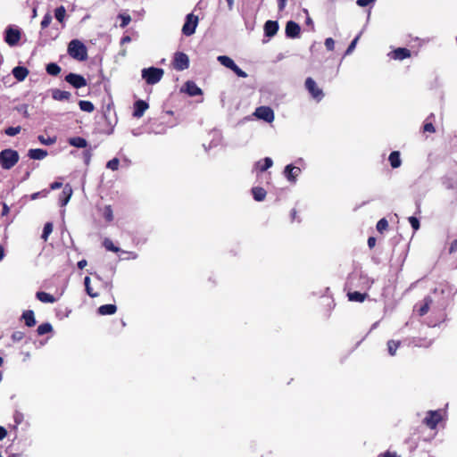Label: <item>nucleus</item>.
<instances>
[{
  "label": "nucleus",
  "mask_w": 457,
  "mask_h": 457,
  "mask_svg": "<svg viewBox=\"0 0 457 457\" xmlns=\"http://www.w3.org/2000/svg\"><path fill=\"white\" fill-rule=\"evenodd\" d=\"M68 54L71 57L78 61H85L87 59V49L79 39H73L69 43Z\"/></svg>",
  "instance_id": "f257e3e1"
},
{
  "label": "nucleus",
  "mask_w": 457,
  "mask_h": 457,
  "mask_svg": "<svg viewBox=\"0 0 457 457\" xmlns=\"http://www.w3.org/2000/svg\"><path fill=\"white\" fill-rule=\"evenodd\" d=\"M20 160V155L16 150L4 149L0 152V165L4 170H11Z\"/></svg>",
  "instance_id": "f03ea898"
},
{
  "label": "nucleus",
  "mask_w": 457,
  "mask_h": 457,
  "mask_svg": "<svg viewBox=\"0 0 457 457\" xmlns=\"http://www.w3.org/2000/svg\"><path fill=\"white\" fill-rule=\"evenodd\" d=\"M163 73L162 69L150 67L142 71V77L148 85H154L162 79Z\"/></svg>",
  "instance_id": "7ed1b4c3"
},
{
  "label": "nucleus",
  "mask_w": 457,
  "mask_h": 457,
  "mask_svg": "<svg viewBox=\"0 0 457 457\" xmlns=\"http://www.w3.org/2000/svg\"><path fill=\"white\" fill-rule=\"evenodd\" d=\"M443 420L442 410L428 411L423 423L429 428L435 429Z\"/></svg>",
  "instance_id": "20e7f679"
},
{
  "label": "nucleus",
  "mask_w": 457,
  "mask_h": 457,
  "mask_svg": "<svg viewBox=\"0 0 457 457\" xmlns=\"http://www.w3.org/2000/svg\"><path fill=\"white\" fill-rule=\"evenodd\" d=\"M198 21V16L193 13L187 14L186 17V21L182 27V33L187 37L193 35L195 31Z\"/></svg>",
  "instance_id": "39448f33"
},
{
  "label": "nucleus",
  "mask_w": 457,
  "mask_h": 457,
  "mask_svg": "<svg viewBox=\"0 0 457 457\" xmlns=\"http://www.w3.org/2000/svg\"><path fill=\"white\" fill-rule=\"evenodd\" d=\"M172 66L176 71H184L189 67V58L183 52H176L174 54Z\"/></svg>",
  "instance_id": "423d86ee"
},
{
  "label": "nucleus",
  "mask_w": 457,
  "mask_h": 457,
  "mask_svg": "<svg viewBox=\"0 0 457 457\" xmlns=\"http://www.w3.org/2000/svg\"><path fill=\"white\" fill-rule=\"evenodd\" d=\"M21 31L18 29L12 28L11 26L7 27L5 29L4 41L10 46H16L21 40Z\"/></svg>",
  "instance_id": "0eeeda50"
},
{
  "label": "nucleus",
  "mask_w": 457,
  "mask_h": 457,
  "mask_svg": "<svg viewBox=\"0 0 457 457\" xmlns=\"http://www.w3.org/2000/svg\"><path fill=\"white\" fill-rule=\"evenodd\" d=\"M64 79L74 88H81L87 86V79L80 74L71 72L65 76Z\"/></svg>",
  "instance_id": "6e6552de"
},
{
  "label": "nucleus",
  "mask_w": 457,
  "mask_h": 457,
  "mask_svg": "<svg viewBox=\"0 0 457 457\" xmlns=\"http://www.w3.org/2000/svg\"><path fill=\"white\" fill-rule=\"evenodd\" d=\"M305 87L311 96L320 101L323 96V91L317 86L314 79L311 77L305 79Z\"/></svg>",
  "instance_id": "1a4fd4ad"
},
{
  "label": "nucleus",
  "mask_w": 457,
  "mask_h": 457,
  "mask_svg": "<svg viewBox=\"0 0 457 457\" xmlns=\"http://www.w3.org/2000/svg\"><path fill=\"white\" fill-rule=\"evenodd\" d=\"M254 115L261 120L267 122H271L274 120V112L269 106H260L256 108Z\"/></svg>",
  "instance_id": "9d476101"
},
{
  "label": "nucleus",
  "mask_w": 457,
  "mask_h": 457,
  "mask_svg": "<svg viewBox=\"0 0 457 457\" xmlns=\"http://www.w3.org/2000/svg\"><path fill=\"white\" fill-rule=\"evenodd\" d=\"M432 303L433 299L431 296H426L421 303L415 305L414 310L417 312L419 316L422 317L428 312Z\"/></svg>",
  "instance_id": "9b49d317"
},
{
  "label": "nucleus",
  "mask_w": 457,
  "mask_h": 457,
  "mask_svg": "<svg viewBox=\"0 0 457 457\" xmlns=\"http://www.w3.org/2000/svg\"><path fill=\"white\" fill-rule=\"evenodd\" d=\"M301 169L299 167L288 164L285 167L284 175L287 179L292 183L296 181V178L300 175Z\"/></svg>",
  "instance_id": "f8f14e48"
},
{
  "label": "nucleus",
  "mask_w": 457,
  "mask_h": 457,
  "mask_svg": "<svg viewBox=\"0 0 457 457\" xmlns=\"http://www.w3.org/2000/svg\"><path fill=\"white\" fill-rule=\"evenodd\" d=\"M301 28L298 23L289 21L286 24V35L287 37L295 38L299 37Z\"/></svg>",
  "instance_id": "ddd939ff"
},
{
  "label": "nucleus",
  "mask_w": 457,
  "mask_h": 457,
  "mask_svg": "<svg viewBox=\"0 0 457 457\" xmlns=\"http://www.w3.org/2000/svg\"><path fill=\"white\" fill-rule=\"evenodd\" d=\"M149 108V104L144 100H137L134 103L133 117L141 118Z\"/></svg>",
  "instance_id": "4468645a"
},
{
  "label": "nucleus",
  "mask_w": 457,
  "mask_h": 457,
  "mask_svg": "<svg viewBox=\"0 0 457 457\" xmlns=\"http://www.w3.org/2000/svg\"><path fill=\"white\" fill-rule=\"evenodd\" d=\"M389 55L394 60H400V61H402L403 59L411 57V51L408 48L398 47V48L393 50L389 54Z\"/></svg>",
  "instance_id": "2eb2a0df"
},
{
  "label": "nucleus",
  "mask_w": 457,
  "mask_h": 457,
  "mask_svg": "<svg viewBox=\"0 0 457 457\" xmlns=\"http://www.w3.org/2000/svg\"><path fill=\"white\" fill-rule=\"evenodd\" d=\"M278 30V23L275 21H267L264 24V34L266 37H273Z\"/></svg>",
  "instance_id": "dca6fc26"
},
{
  "label": "nucleus",
  "mask_w": 457,
  "mask_h": 457,
  "mask_svg": "<svg viewBox=\"0 0 457 457\" xmlns=\"http://www.w3.org/2000/svg\"><path fill=\"white\" fill-rule=\"evenodd\" d=\"M435 120V114L430 113L425 120L424 124L422 126V132L423 133H429L433 134L436 132V128L433 124Z\"/></svg>",
  "instance_id": "f3484780"
},
{
  "label": "nucleus",
  "mask_w": 457,
  "mask_h": 457,
  "mask_svg": "<svg viewBox=\"0 0 457 457\" xmlns=\"http://www.w3.org/2000/svg\"><path fill=\"white\" fill-rule=\"evenodd\" d=\"M185 90L190 96H200L203 93L202 89L191 80L185 83Z\"/></svg>",
  "instance_id": "a211bd4d"
},
{
  "label": "nucleus",
  "mask_w": 457,
  "mask_h": 457,
  "mask_svg": "<svg viewBox=\"0 0 457 457\" xmlns=\"http://www.w3.org/2000/svg\"><path fill=\"white\" fill-rule=\"evenodd\" d=\"M12 75L18 81H23L29 75V70L23 66H16L12 69Z\"/></svg>",
  "instance_id": "6ab92c4d"
},
{
  "label": "nucleus",
  "mask_w": 457,
  "mask_h": 457,
  "mask_svg": "<svg viewBox=\"0 0 457 457\" xmlns=\"http://www.w3.org/2000/svg\"><path fill=\"white\" fill-rule=\"evenodd\" d=\"M72 195L71 187L67 184L62 189V195L60 196V204L61 206H65L70 201Z\"/></svg>",
  "instance_id": "aec40b11"
},
{
  "label": "nucleus",
  "mask_w": 457,
  "mask_h": 457,
  "mask_svg": "<svg viewBox=\"0 0 457 457\" xmlns=\"http://www.w3.org/2000/svg\"><path fill=\"white\" fill-rule=\"evenodd\" d=\"M52 97L57 101H69L71 97V94L69 91L54 89L52 92Z\"/></svg>",
  "instance_id": "412c9836"
},
{
  "label": "nucleus",
  "mask_w": 457,
  "mask_h": 457,
  "mask_svg": "<svg viewBox=\"0 0 457 457\" xmlns=\"http://www.w3.org/2000/svg\"><path fill=\"white\" fill-rule=\"evenodd\" d=\"M117 312V306L115 304H104L98 307L97 313L102 316L112 315Z\"/></svg>",
  "instance_id": "4be33fe9"
},
{
  "label": "nucleus",
  "mask_w": 457,
  "mask_h": 457,
  "mask_svg": "<svg viewBox=\"0 0 457 457\" xmlns=\"http://www.w3.org/2000/svg\"><path fill=\"white\" fill-rule=\"evenodd\" d=\"M28 155L33 160H42L47 155V151L40 148L29 149Z\"/></svg>",
  "instance_id": "5701e85b"
},
{
  "label": "nucleus",
  "mask_w": 457,
  "mask_h": 457,
  "mask_svg": "<svg viewBox=\"0 0 457 457\" xmlns=\"http://www.w3.org/2000/svg\"><path fill=\"white\" fill-rule=\"evenodd\" d=\"M36 297L40 302L46 303H54L56 302V298L54 295H52L46 292H44V291L37 292Z\"/></svg>",
  "instance_id": "b1692460"
},
{
  "label": "nucleus",
  "mask_w": 457,
  "mask_h": 457,
  "mask_svg": "<svg viewBox=\"0 0 457 457\" xmlns=\"http://www.w3.org/2000/svg\"><path fill=\"white\" fill-rule=\"evenodd\" d=\"M388 161L390 162V165L393 169L399 168L402 164L401 157H400V152L398 151H393L388 157Z\"/></svg>",
  "instance_id": "393cba45"
},
{
  "label": "nucleus",
  "mask_w": 457,
  "mask_h": 457,
  "mask_svg": "<svg viewBox=\"0 0 457 457\" xmlns=\"http://www.w3.org/2000/svg\"><path fill=\"white\" fill-rule=\"evenodd\" d=\"M347 297H348L349 301L362 303L368 297V294L361 293L358 291L348 292Z\"/></svg>",
  "instance_id": "a878e982"
},
{
  "label": "nucleus",
  "mask_w": 457,
  "mask_h": 457,
  "mask_svg": "<svg viewBox=\"0 0 457 457\" xmlns=\"http://www.w3.org/2000/svg\"><path fill=\"white\" fill-rule=\"evenodd\" d=\"M252 194L255 201H263L266 197L267 192L262 187H254L252 188Z\"/></svg>",
  "instance_id": "bb28decb"
},
{
  "label": "nucleus",
  "mask_w": 457,
  "mask_h": 457,
  "mask_svg": "<svg viewBox=\"0 0 457 457\" xmlns=\"http://www.w3.org/2000/svg\"><path fill=\"white\" fill-rule=\"evenodd\" d=\"M22 319L24 320L26 326L29 328L36 325L35 314L31 310L25 311L22 313Z\"/></svg>",
  "instance_id": "cd10ccee"
},
{
  "label": "nucleus",
  "mask_w": 457,
  "mask_h": 457,
  "mask_svg": "<svg viewBox=\"0 0 457 457\" xmlns=\"http://www.w3.org/2000/svg\"><path fill=\"white\" fill-rule=\"evenodd\" d=\"M84 285H85L86 293L91 298H96V297L99 296V293L96 290H95V288L92 287L91 280H90L89 277H85Z\"/></svg>",
  "instance_id": "c85d7f7f"
},
{
  "label": "nucleus",
  "mask_w": 457,
  "mask_h": 457,
  "mask_svg": "<svg viewBox=\"0 0 457 457\" xmlns=\"http://www.w3.org/2000/svg\"><path fill=\"white\" fill-rule=\"evenodd\" d=\"M273 165V162L271 158L265 157L264 159L259 161L256 163V169L260 170L261 172L266 171L268 169H270Z\"/></svg>",
  "instance_id": "c756f323"
},
{
  "label": "nucleus",
  "mask_w": 457,
  "mask_h": 457,
  "mask_svg": "<svg viewBox=\"0 0 457 457\" xmlns=\"http://www.w3.org/2000/svg\"><path fill=\"white\" fill-rule=\"evenodd\" d=\"M69 144L78 148H85L87 145V140L80 137H71Z\"/></svg>",
  "instance_id": "7c9ffc66"
},
{
  "label": "nucleus",
  "mask_w": 457,
  "mask_h": 457,
  "mask_svg": "<svg viewBox=\"0 0 457 457\" xmlns=\"http://www.w3.org/2000/svg\"><path fill=\"white\" fill-rule=\"evenodd\" d=\"M101 212L106 222L110 223L113 220V212L111 205H105L101 209Z\"/></svg>",
  "instance_id": "2f4dec72"
},
{
  "label": "nucleus",
  "mask_w": 457,
  "mask_h": 457,
  "mask_svg": "<svg viewBox=\"0 0 457 457\" xmlns=\"http://www.w3.org/2000/svg\"><path fill=\"white\" fill-rule=\"evenodd\" d=\"M46 71L51 76H58L61 72V67L55 62H50L46 65Z\"/></svg>",
  "instance_id": "473e14b6"
},
{
  "label": "nucleus",
  "mask_w": 457,
  "mask_h": 457,
  "mask_svg": "<svg viewBox=\"0 0 457 457\" xmlns=\"http://www.w3.org/2000/svg\"><path fill=\"white\" fill-rule=\"evenodd\" d=\"M218 61L220 62V64L230 70H232V67H234V65L236 64L235 62L230 57L226 55L218 56Z\"/></svg>",
  "instance_id": "72a5a7b5"
},
{
  "label": "nucleus",
  "mask_w": 457,
  "mask_h": 457,
  "mask_svg": "<svg viewBox=\"0 0 457 457\" xmlns=\"http://www.w3.org/2000/svg\"><path fill=\"white\" fill-rule=\"evenodd\" d=\"M52 330H53L52 325L48 322H46V323L40 324L37 327V333L38 336H43V335L52 332Z\"/></svg>",
  "instance_id": "f704fd0d"
},
{
  "label": "nucleus",
  "mask_w": 457,
  "mask_h": 457,
  "mask_svg": "<svg viewBox=\"0 0 457 457\" xmlns=\"http://www.w3.org/2000/svg\"><path fill=\"white\" fill-rule=\"evenodd\" d=\"M401 342L395 340H389L387 342V350L391 356L395 355L397 349L400 347Z\"/></svg>",
  "instance_id": "c9c22d12"
},
{
  "label": "nucleus",
  "mask_w": 457,
  "mask_h": 457,
  "mask_svg": "<svg viewBox=\"0 0 457 457\" xmlns=\"http://www.w3.org/2000/svg\"><path fill=\"white\" fill-rule=\"evenodd\" d=\"M79 105L83 112H92L95 110V106L90 101L80 100Z\"/></svg>",
  "instance_id": "e433bc0d"
},
{
  "label": "nucleus",
  "mask_w": 457,
  "mask_h": 457,
  "mask_svg": "<svg viewBox=\"0 0 457 457\" xmlns=\"http://www.w3.org/2000/svg\"><path fill=\"white\" fill-rule=\"evenodd\" d=\"M65 15H66V10L62 5L57 7L54 10V17L59 22H61V23L63 22Z\"/></svg>",
  "instance_id": "4c0bfd02"
},
{
  "label": "nucleus",
  "mask_w": 457,
  "mask_h": 457,
  "mask_svg": "<svg viewBox=\"0 0 457 457\" xmlns=\"http://www.w3.org/2000/svg\"><path fill=\"white\" fill-rule=\"evenodd\" d=\"M53 231V223L52 222H46L43 228V233L41 235V238L44 241H47L49 235Z\"/></svg>",
  "instance_id": "58836bf2"
},
{
  "label": "nucleus",
  "mask_w": 457,
  "mask_h": 457,
  "mask_svg": "<svg viewBox=\"0 0 457 457\" xmlns=\"http://www.w3.org/2000/svg\"><path fill=\"white\" fill-rule=\"evenodd\" d=\"M103 245L105 247L106 250L113 252V253H119L120 248L115 246L112 241L109 238H104L103 242Z\"/></svg>",
  "instance_id": "ea45409f"
},
{
  "label": "nucleus",
  "mask_w": 457,
  "mask_h": 457,
  "mask_svg": "<svg viewBox=\"0 0 457 457\" xmlns=\"http://www.w3.org/2000/svg\"><path fill=\"white\" fill-rule=\"evenodd\" d=\"M388 226L389 225L387 220L386 218H382L378 221L376 228L379 233H383L384 231L387 230Z\"/></svg>",
  "instance_id": "a19ab883"
},
{
  "label": "nucleus",
  "mask_w": 457,
  "mask_h": 457,
  "mask_svg": "<svg viewBox=\"0 0 457 457\" xmlns=\"http://www.w3.org/2000/svg\"><path fill=\"white\" fill-rule=\"evenodd\" d=\"M118 18L121 20V23L120 24V28L127 27L130 23V21H131L130 15L127 14V13H120L118 15Z\"/></svg>",
  "instance_id": "79ce46f5"
},
{
  "label": "nucleus",
  "mask_w": 457,
  "mask_h": 457,
  "mask_svg": "<svg viewBox=\"0 0 457 457\" xmlns=\"http://www.w3.org/2000/svg\"><path fill=\"white\" fill-rule=\"evenodd\" d=\"M119 165H120V161L118 158H113L112 160H110L107 163H106V168L107 169H110L112 170H117L118 168H119Z\"/></svg>",
  "instance_id": "37998d69"
},
{
  "label": "nucleus",
  "mask_w": 457,
  "mask_h": 457,
  "mask_svg": "<svg viewBox=\"0 0 457 457\" xmlns=\"http://www.w3.org/2000/svg\"><path fill=\"white\" fill-rule=\"evenodd\" d=\"M51 21H52V15L49 12L46 13L45 16L43 17L41 23H40L41 28L43 29H46L50 25Z\"/></svg>",
  "instance_id": "c03bdc74"
},
{
  "label": "nucleus",
  "mask_w": 457,
  "mask_h": 457,
  "mask_svg": "<svg viewBox=\"0 0 457 457\" xmlns=\"http://www.w3.org/2000/svg\"><path fill=\"white\" fill-rule=\"evenodd\" d=\"M38 140L43 145H51L55 143L56 138L49 137L47 138H46L44 136H38Z\"/></svg>",
  "instance_id": "a18cd8bd"
},
{
  "label": "nucleus",
  "mask_w": 457,
  "mask_h": 457,
  "mask_svg": "<svg viewBox=\"0 0 457 457\" xmlns=\"http://www.w3.org/2000/svg\"><path fill=\"white\" fill-rule=\"evenodd\" d=\"M21 131V127L20 126H17V127H9L5 129V134L10 136V137H13L17 134H19Z\"/></svg>",
  "instance_id": "49530a36"
},
{
  "label": "nucleus",
  "mask_w": 457,
  "mask_h": 457,
  "mask_svg": "<svg viewBox=\"0 0 457 457\" xmlns=\"http://www.w3.org/2000/svg\"><path fill=\"white\" fill-rule=\"evenodd\" d=\"M408 220H409L411 228H413V230L416 231L420 228V220L416 217L411 216L408 218Z\"/></svg>",
  "instance_id": "de8ad7c7"
},
{
  "label": "nucleus",
  "mask_w": 457,
  "mask_h": 457,
  "mask_svg": "<svg viewBox=\"0 0 457 457\" xmlns=\"http://www.w3.org/2000/svg\"><path fill=\"white\" fill-rule=\"evenodd\" d=\"M361 35H358L356 36L353 40L350 43V45L348 46L346 51H345V54H350L355 48L356 46V44L360 38Z\"/></svg>",
  "instance_id": "09e8293b"
},
{
  "label": "nucleus",
  "mask_w": 457,
  "mask_h": 457,
  "mask_svg": "<svg viewBox=\"0 0 457 457\" xmlns=\"http://www.w3.org/2000/svg\"><path fill=\"white\" fill-rule=\"evenodd\" d=\"M25 337V334L24 332L22 331H14L12 334V340L13 342H19V341H21Z\"/></svg>",
  "instance_id": "8fccbe9b"
},
{
  "label": "nucleus",
  "mask_w": 457,
  "mask_h": 457,
  "mask_svg": "<svg viewBox=\"0 0 457 457\" xmlns=\"http://www.w3.org/2000/svg\"><path fill=\"white\" fill-rule=\"evenodd\" d=\"M238 77L240 78H246L247 73L244 71L242 69H240L237 64L232 67V70Z\"/></svg>",
  "instance_id": "3c124183"
},
{
  "label": "nucleus",
  "mask_w": 457,
  "mask_h": 457,
  "mask_svg": "<svg viewBox=\"0 0 457 457\" xmlns=\"http://www.w3.org/2000/svg\"><path fill=\"white\" fill-rule=\"evenodd\" d=\"M48 193H49V190H47V189H44V190H42V191H40V192L33 193V194L31 195L30 198H31L32 200H36V199H37L39 196L46 197V196L48 195Z\"/></svg>",
  "instance_id": "603ef678"
},
{
  "label": "nucleus",
  "mask_w": 457,
  "mask_h": 457,
  "mask_svg": "<svg viewBox=\"0 0 457 457\" xmlns=\"http://www.w3.org/2000/svg\"><path fill=\"white\" fill-rule=\"evenodd\" d=\"M325 46L328 51H333L335 48V41L332 37H328L325 40Z\"/></svg>",
  "instance_id": "864d4df0"
},
{
  "label": "nucleus",
  "mask_w": 457,
  "mask_h": 457,
  "mask_svg": "<svg viewBox=\"0 0 457 457\" xmlns=\"http://www.w3.org/2000/svg\"><path fill=\"white\" fill-rule=\"evenodd\" d=\"M375 0H357L356 4L361 7H365Z\"/></svg>",
  "instance_id": "5fc2aeb1"
},
{
  "label": "nucleus",
  "mask_w": 457,
  "mask_h": 457,
  "mask_svg": "<svg viewBox=\"0 0 457 457\" xmlns=\"http://www.w3.org/2000/svg\"><path fill=\"white\" fill-rule=\"evenodd\" d=\"M62 187V182L54 181V182H53L50 185V189L51 190H55V189L61 188Z\"/></svg>",
  "instance_id": "6e6d98bb"
},
{
  "label": "nucleus",
  "mask_w": 457,
  "mask_h": 457,
  "mask_svg": "<svg viewBox=\"0 0 457 457\" xmlns=\"http://www.w3.org/2000/svg\"><path fill=\"white\" fill-rule=\"evenodd\" d=\"M381 457H400L395 452L386 451V453L380 454Z\"/></svg>",
  "instance_id": "4d7b16f0"
},
{
  "label": "nucleus",
  "mask_w": 457,
  "mask_h": 457,
  "mask_svg": "<svg viewBox=\"0 0 457 457\" xmlns=\"http://www.w3.org/2000/svg\"><path fill=\"white\" fill-rule=\"evenodd\" d=\"M368 245L370 249L376 245V238L374 237H370L368 238Z\"/></svg>",
  "instance_id": "13d9d810"
},
{
  "label": "nucleus",
  "mask_w": 457,
  "mask_h": 457,
  "mask_svg": "<svg viewBox=\"0 0 457 457\" xmlns=\"http://www.w3.org/2000/svg\"><path fill=\"white\" fill-rule=\"evenodd\" d=\"M287 0H278V7L279 11H283L286 7Z\"/></svg>",
  "instance_id": "bf43d9fd"
},
{
  "label": "nucleus",
  "mask_w": 457,
  "mask_h": 457,
  "mask_svg": "<svg viewBox=\"0 0 457 457\" xmlns=\"http://www.w3.org/2000/svg\"><path fill=\"white\" fill-rule=\"evenodd\" d=\"M445 184L446 185L447 188H456L457 187L456 183L452 181V180H450V179H447V183L445 182Z\"/></svg>",
  "instance_id": "052dcab7"
},
{
  "label": "nucleus",
  "mask_w": 457,
  "mask_h": 457,
  "mask_svg": "<svg viewBox=\"0 0 457 457\" xmlns=\"http://www.w3.org/2000/svg\"><path fill=\"white\" fill-rule=\"evenodd\" d=\"M7 435V431L4 427L0 426V440H3Z\"/></svg>",
  "instance_id": "680f3d73"
},
{
  "label": "nucleus",
  "mask_w": 457,
  "mask_h": 457,
  "mask_svg": "<svg viewBox=\"0 0 457 457\" xmlns=\"http://www.w3.org/2000/svg\"><path fill=\"white\" fill-rule=\"evenodd\" d=\"M131 41V37L129 36H124L120 39V45H124L126 43H129Z\"/></svg>",
  "instance_id": "e2e57ef3"
},
{
  "label": "nucleus",
  "mask_w": 457,
  "mask_h": 457,
  "mask_svg": "<svg viewBox=\"0 0 457 457\" xmlns=\"http://www.w3.org/2000/svg\"><path fill=\"white\" fill-rule=\"evenodd\" d=\"M290 216H291L292 221L296 220H297V211L295 209H292L290 212Z\"/></svg>",
  "instance_id": "0e129e2a"
},
{
  "label": "nucleus",
  "mask_w": 457,
  "mask_h": 457,
  "mask_svg": "<svg viewBox=\"0 0 457 457\" xmlns=\"http://www.w3.org/2000/svg\"><path fill=\"white\" fill-rule=\"evenodd\" d=\"M87 261L86 260H81L78 262V267L79 269H83L84 267H86L87 265Z\"/></svg>",
  "instance_id": "69168bd1"
},
{
  "label": "nucleus",
  "mask_w": 457,
  "mask_h": 457,
  "mask_svg": "<svg viewBox=\"0 0 457 457\" xmlns=\"http://www.w3.org/2000/svg\"><path fill=\"white\" fill-rule=\"evenodd\" d=\"M4 257V249L2 245H0V261Z\"/></svg>",
  "instance_id": "338daca9"
},
{
  "label": "nucleus",
  "mask_w": 457,
  "mask_h": 457,
  "mask_svg": "<svg viewBox=\"0 0 457 457\" xmlns=\"http://www.w3.org/2000/svg\"><path fill=\"white\" fill-rule=\"evenodd\" d=\"M104 287H105L106 288H108V290H109V291H111V290H112V282H105V283H104Z\"/></svg>",
  "instance_id": "774afa93"
}]
</instances>
